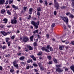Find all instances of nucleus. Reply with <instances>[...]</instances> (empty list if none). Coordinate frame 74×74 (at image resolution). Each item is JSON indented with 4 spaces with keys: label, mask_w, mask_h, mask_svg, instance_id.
<instances>
[{
    "label": "nucleus",
    "mask_w": 74,
    "mask_h": 74,
    "mask_svg": "<svg viewBox=\"0 0 74 74\" xmlns=\"http://www.w3.org/2000/svg\"><path fill=\"white\" fill-rule=\"evenodd\" d=\"M55 25V23H53L51 25V27H53Z\"/></svg>",
    "instance_id": "nucleus-32"
},
{
    "label": "nucleus",
    "mask_w": 74,
    "mask_h": 74,
    "mask_svg": "<svg viewBox=\"0 0 74 74\" xmlns=\"http://www.w3.org/2000/svg\"><path fill=\"white\" fill-rule=\"evenodd\" d=\"M5 4H8V0H7Z\"/></svg>",
    "instance_id": "nucleus-62"
},
{
    "label": "nucleus",
    "mask_w": 74,
    "mask_h": 74,
    "mask_svg": "<svg viewBox=\"0 0 74 74\" xmlns=\"http://www.w3.org/2000/svg\"><path fill=\"white\" fill-rule=\"evenodd\" d=\"M49 45H47V49H49L50 47H49Z\"/></svg>",
    "instance_id": "nucleus-50"
},
{
    "label": "nucleus",
    "mask_w": 74,
    "mask_h": 74,
    "mask_svg": "<svg viewBox=\"0 0 74 74\" xmlns=\"http://www.w3.org/2000/svg\"><path fill=\"white\" fill-rule=\"evenodd\" d=\"M27 47L29 48V50L30 51V50H33V47H32L31 46L29 45H28Z\"/></svg>",
    "instance_id": "nucleus-14"
},
{
    "label": "nucleus",
    "mask_w": 74,
    "mask_h": 74,
    "mask_svg": "<svg viewBox=\"0 0 74 74\" xmlns=\"http://www.w3.org/2000/svg\"><path fill=\"white\" fill-rule=\"evenodd\" d=\"M41 49L42 51H44V50H45V47H42V48H41Z\"/></svg>",
    "instance_id": "nucleus-36"
},
{
    "label": "nucleus",
    "mask_w": 74,
    "mask_h": 74,
    "mask_svg": "<svg viewBox=\"0 0 74 74\" xmlns=\"http://www.w3.org/2000/svg\"><path fill=\"white\" fill-rule=\"evenodd\" d=\"M29 68H30L29 66H28L26 67V69H29Z\"/></svg>",
    "instance_id": "nucleus-57"
},
{
    "label": "nucleus",
    "mask_w": 74,
    "mask_h": 74,
    "mask_svg": "<svg viewBox=\"0 0 74 74\" xmlns=\"http://www.w3.org/2000/svg\"><path fill=\"white\" fill-rule=\"evenodd\" d=\"M10 71V72H11V73H12L14 71V70H13V69H11Z\"/></svg>",
    "instance_id": "nucleus-61"
},
{
    "label": "nucleus",
    "mask_w": 74,
    "mask_h": 74,
    "mask_svg": "<svg viewBox=\"0 0 74 74\" xmlns=\"http://www.w3.org/2000/svg\"><path fill=\"white\" fill-rule=\"evenodd\" d=\"M6 41V42H8V41H9V40H10V38H5Z\"/></svg>",
    "instance_id": "nucleus-24"
},
{
    "label": "nucleus",
    "mask_w": 74,
    "mask_h": 74,
    "mask_svg": "<svg viewBox=\"0 0 74 74\" xmlns=\"http://www.w3.org/2000/svg\"><path fill=\"white\" fill-rule=\"evenodd\" d=\"M1 34H3V36H7V35H8V34H7V33L4 31H1Z\"/></svg>",
    "instance_id": "nucleus-6"
},
{
    "label": "nucleus",
    "mask_w": 74,
    "mask_h": 74,
    "mask_svg": "<svg viewBox=\"0 0 74 74\" xmlns=\"http://www.w3.org/2000/svg\"><path fill=\"white\" fill-rule=\"evenodd\" d=\"M41 11V8L38 7L37 8V11Z\"/></svg>",
    "instance_id": "nucleus-20"
},
{
    "label": "nucleus",
    "mask_w": 74,
    "mask_h": 74,
    "mask_svg": "<svg viewBox=\"0 0 74 74\" xmlns=\"http://www.w3.org/2000/svg\"><path fill=\"white\" fill-rule=\"evenodd\" d=\"M5 56V57H10V54H6Z\"/></svg>",
    "instance_id": "nucleus-18"
},
{
    "label": "nucleus",
    "mask_w": 74,
    "mask_h": 74,
    "mask_svg": "<svg viewBox=\"0 0 74 74\" xmlns=\"http://www.w3.org/2000/svg\"><path fill=\"white\" fill-rule=\"evenodd\" d=\"M13 66H14L17 69H18L19 68V66H18V64H15Z\"/></svg>",
    "instance_id": "nucleus-17"
},
{
    "label": "nucleus",
    "mask_w": 74,
    "mask_h": 74,
    "mask_svg": "<svg viewBox=\"0 0 74 74\" xmlns=\"http://www.w3.org/2000/svg\"><path fill=\"white\" fill-rule=\"evenodd\" d=\"M56 67L57 68L56 69V71L60 72L63 71V69H61L59 68V67H61V65H56Z\"/></svg>",
    "instance_id": "nucleus-2"
},
{
    "label": "nucleus",
    "mask_w": 74,
    "mask_h": 74,
    "mask_svg": "<svg viewBox=\"0 0 74 74\" xmlns=\"http://www.w3.org/2000/svg\"><path fill=\"white\" fill-rule=\"evenodd\" d=\"M0 27H1V28H3L4 29V28H5V25H1Z\"/></svg>",
    "instance_id": "nucleus-28"
},
{
    "label": "nucleus",
    "mask_w": 74,
    "mask_h": 74,
    "mask_svg": "<svg viewBox=\"0 0 74 74\" xmlns=\"http://www.w3.org/2000/svg\"><path fill=\"white\" fill-rule=\"evenodd\" d=\"M33 33L34 34H36V33H38V30H36L35 31H34L33 32Z\"/></svg>",
    "instance_id": "nucleus-15"
},
{
    "label": "nucleus",
    "mask_w": 74,
    "mask_h": 74,
    "mask_svg": "<svg viewBox=\"0 0 74 74\" xmlns=\"http://www.w3.org/2000/svg\"><path fill=\"white\" fill-rule=\"evenodd\" d=\"M6 48V46L4 45L2 47L3 49H5Z\"/></svg>",
    "instance_id": "nucleus-35"
},
{
    "label": "nucleus",
    "mask_w": 74,
    "mask_h": 74,
    "mask_svg": "<svg viewBox=\"0 0 74 74\" xmlns=\"http://www.w3.org/2000/svg\"><path fill=\"white\" fill-rule=\"evenodd\" d=\"M34 37V34H33L32 36H31L30 38V41H33V38Z\"/></svg>",
    "instance_id": "nucleus-11"
},
{
    "label": "nucleus",
    "mask_w": 74,
    "mask_h": 74,
    "mask_svg": "<svg viewBox=\"0 0 74 74\" xmlns=\"http://www.w3.org/2000/svg\"><path fill=\"white\" fill-rule=\"evenodd\" d=\"M46 37H47V38H48L49 37V34H47L46 35Z\"/></svg>",
    "instance_id": "nucleus-47"
},
{
    "label": "nucleus",
    "mask_w": 74,
    "mask_h": 74,
    "mask_svg": "<svg viewBox=\"0 0 74 74\" xmlns=\"http://www.w3.org/2000/svg\"><path fill=\"white\" fill-rule=\"evenodd\" d=\"M24 59H25V57L23 56L21 57L20 58V60H23Z\"/></svg>",
    "instance_id": "nucleus-27"
},
{
    "label": "nucleus",
    "mask_w": 74,
    "mask_h": 74,
    "mask_svg": "<svg viewBox=\"0 0 74 74\" xmlns=\"http://www.w3.org/2000/svg\"><path fill=\"white\" fill-rule=\"evenodd\" d=\"M34 46H36L37 45V43L36 42H34Z\"/></svg>",
    "instance_id": "nucleus-49"
},
{
    "label": "nucleus",
    "mask_w": 74,
    "mask_h": 74,
    "mask_svg": "<svg viewBox=\"0 0 74 74\" xmlns=\"http://www.w3.org/2000/svg\"><path fill=\"white\" fill-rule=\"evenodd\" d=\"M66 41V40L64 41L62 40V42H63V43H64V42L65 43Z\"/></svg>",
    "instance_id": "nucleus-60"
},
{
    "label": "nucleus",
    "mask_w": 74,
    "mask_h": 74,
    "mask_svg": "<svg viewBox=\"0 0 74 74\" xmlns=\"http://www.w3.org/2000/svg\"><path fill=\"white\" fill-rule=\"evenodd\" d=\"M37 15H38V16H40V12H37Z\"/></svg>",
    "instance_id": "nucleus-41"
},
{
    "label": "nucleus",
    "mask_w": 74,
    "mask_h": 74,
    "mask_svg": "<svg viewBox=\"0 0 74 74\" xmlns=\"http://www.w3.org/2000/svg\"><path fill=\"white\" fill-rule=\"evenodd\" d=\"M49 49L50 51H53V49H52V48L51 47H50Z\"/></svg>",
    "instance_id": "nucleus-40"
},
{
    "label": "nucleus",
    "mask_w": 74,
    "mask_h": 74,
    "mask_svg": "<svg viewBox=\"0 0 74 74\" xmlns=\"http://www.w3.org/2000/svg\"><path fill=\"white\" fill-rule=\"evenodd\" d=\"M9 4H11L12 3V1L10 0L9 1Z\"/></svg>",
    "instance_id": "nucleus-45"
},
{
    "label": "nucleus",
    "mask_w": 74,
    "mask_h": 74,
    "mask_svg": "<svg viewBox=\"0 0 74 74\" xmlns=\"http://www.w3.org/2000/svg\"><path fill=\"white\" fill-rule=\"evenodd\" d=\"M39 1L40 3H43L42 0H40Z\"/></svg>",
    "instance_id": "nucleus-56"
},
{
    "label": "nucleus",
    "mask_w": 74,
    "mask_h": 74,
    "mask_svg": "<svg viewBox=\"0 0 74 74\" xmlns=\"http://www.w3.org/2000/svg\"><path fill=\"white\" fill-rule=\"evenodd\" d=\"M66 6H62V7H61V9H65V8H66Z\"/></svg>",
    "instance_id": "nucleus-33"
},
{
    "label": "nucleus",
    "mask_w": 74,
    "mask_h": 74,
    "mask_svg": "<svg viewBox=\"0 0 74 74\" xmlns=\"http://www.w3.org/2000/svg\"><path fill=\"white\" fill-rule=\"evenodd\" d=\"M11 38L12 39H14L15 38V36H12L11 37Z\"/></svg>",
    "instance_id": "nucleus-46"
},
{
    "label": "nucleus",
    "mask_w": 74,
    "mask_h": 74,
    "mask_svg": "<svg viewBox=\"0 0 74 74\" xmlns=\"http://www.w3.org/2000/svg\"><path fill=\"white\" fill-rule=\"evenodd\" d=\"M54 15H56V11H55L54 12Z\"/></svg>",
    "instance_id": "nucleus-48"
},
{
    "label": "nucleus",
    "mask_w": 74,
    "mask_h": 74,
    "mask_svg": "<svg viewBox=\"0 0 74 74\" xmlns=\"http://www.w3.org/2000/svg\"><path fill=\"white\" fill-rule=\"evenodd\" d=\"M63 26L64 29H66V26L65 25H63Z\"/></svg>",
    "instance_id": "nucleus-51"
},
{
    "label": "nucleus",
    "mask_w": 74,
    "mask_h": 74,
    "mask_svg": "<svg viewBox=\"0 0 74 74\" xmlns=\"http://www.w3.org/2000/svg\"><path fill=\"white\" fill-rule=\"evenodd\" d=\"M41 54H42V52H41L40 51L39 52V53H38L37 55H41Z\"/></svg>",
    "instance_id": "nucleus-39"
},
{
    "label": "nucleus",
    "mask_w": 74,
    "mask_h": 74,
    "mask_svg": "<svg viewBox=\"0 0 74 74\" xmlns=\"http://www.w3.org/2000/svg\"><path fill=\"white\" fill-rule=\"evenodd\" d=\"M40 67V68L41 70L42 71V70H44V68L42 66H41Z\"/></svg>",
    "instance_id": "nucleus-23"
},
{
    "label": "nucleus",
    "mask_w": 74,
    "mask_h": 74,
    "mask_svg": "<svg viewBox=\"0 0 74 74\" xmlns=\"http://www.w3.org/2000/svg\"><path fill=\"white\" fill-rule=\"evenodd\" d=\"M30 57L33 59V60H36V58L35 57H34V56L33 55H31L30 56Z\"/></svg>",
    "instance_id": "nucleus-9"
},
{
    "label": "nucleus",
    "mask_w": 74,
    "mask_h": 74,
    "mask_svg": "<svg viewBox=\"0 0 74 74\" xmlns=\"http://www.w3.org/2000/svg\"><path fill=\"white\" fill-rule=\"evenodd\" d=\"M34 70L35 72H37V71H38L37 69H34Z\"/></svg>",
    "instance_id": "nucleus-53"
},
{
    "label": "nucleus",
    "mask_w": 74,
    "mask_h": 74,
    "mask_svg": "<svg viewBox=\"0 0 74 74\" xmlns=\"http://www.w3.org/2000/svg\"><path fill=\"white\" fill-rule=\"evenodd\" d=\"M30 18H31V16L30 15H29L28 17V19H29Z\"/></svg>",
    "instance_id": "nucleus-63"
},
{
    "label": "nucleus",
    "mask_w": 74,
    "mask_h": 74,
    "mask_svg": "<svg viewBox=\"0 0 74 74\" xmlns=\"http://www.w3.org/2000/svg\"><path fill=\"white\" fill-rule=\"evenodd\" d=\"M33 12V9L32 8H30L29 10L28 13L30 15L32 14V12Z\"/></svg>",
    "instance_id": "nucleus-7"
},
{
    "label": "nucleus",
    "mask_w": 74,
    "mask_h": 74,
    "mask_svg": "<svg viewBox=\"0 0 74 74\" xmlns=\"http://www.w3.org/2000/svg\"><path fill=\"white\" fill-rule=\"evenodd\" d=\"M53 60L54 63H58L57 60H56V59H55V58H53Z\"/></svg>",
    "instance_id": "nucleus-21"
},
{
    "label": "nucleus",
    "mask_w": 74,
    "mask_h": 74,
    "mask_svg": "<svg viewBox=\"0 0 74 74\" xmlns=\"http://www.w3.org/2000/svg\"><path fill=\"white\" fill-rule=\"evenodd\" d=\"M39 23L40 22L39 21H38L36 23V22L35 21H32L31 22V24L34 25V26H35L36 29H38V26L39 25Z\"/></svg>",
    "instance_id": "nucleus-1"
},
{
    "label": "nucleus",
    "mask_w": 74,
    "mask_h": 74,
    "mask_svg": "<svg viewBox=\"0 0 74 74\" xmlns=\"http://www.w3.org/2000/svg\"><path fill=\"white\" fill-rule=\"evenodd\" d=\"M70 16L71 17V18H74V16L73 15H71Z\"/></svg>",
    "instance_id": "nucleus-64"
},
{
    "label": "nucleus",
    "mask_w": 74,
    "mask_h": 74,
    "mask_svg": "<svg viewBox=\"0 0 74 74\" xmlns=\"http://www.w3.org/2000/svg\"><path fill=\"white\" fill-rule=\"evenodd\" d=\"M33 66H34V67H37V66H38L37 65V64H36V63H34V64H33Z\"/></svg>",
    "instance_id": "nucleus-26"
},
{
    "label": "nucleus",
    "mask_w": 74,
    "mask_h": 74,
    "mask_svg": "<svg viewBox=\"0 0 74 74\" xmlns=\"http://www.w3.org/2000/svg\"><path fill=\"white\" fill-rule=\"evenodd\" d=\"M3 69V67H2V66H0V70H2Z\"/></svg>",
    "instance_id": "nucleus-59"
},
{
    "label": "nucleus",
    "mask_w": 74,
    "mask_h": 74,
    "mask_svg": "<svg viewBox=\"0 0 74 74\" xmlns=\"http://www.w3.org/2000/svg\"><path fill=\"white\" fill-rule=\"evenodd\" d=\"M48 63L49 64H51L52 63V62L51 61H50Z\"/></svg>",
    "instance_id": "nucleus-37"
},
{
    "label": "nucleus",
    "mask_w": 74,
    "mask_h": 74,
    "mask_svg": "<svg viewBox=\"0 0 74 74\" xmlns=\"http://www.w3.org/2000/svg\"><path fill=\"white\" fill-rule=\"evenodd\" d=\"M16 61H14L13 62V65H14V64H16Z\"/></svg>",
    "instance_id": "nucleus-54"
},
{
    "label": "nucleus",
    "mask_w": 74,
    "mask_h": 74,
    "mask_svg": "<svg viewBox=\"0 0 74 74\" xmlns=\"http://www.w3.org/2000/svg\"><path fill=\"white\" fill-rule=\"evenodd\" d=\"M5 2V0H0V4H3Z\"/></svg>",
    "instance_id": "nucleus-13"
},
{
    "label": "nucleus",
    "mask_w": 74,
    "mask_h": 74,
    "mask_svg": "<svg viewBox=\"0 0 74 74\" xmlns=\"http://www.w3.org/2000/svg\"><path fill=\"white\" fill-rule=\"evenodd\" d=\"M28 40H29V39H28L27 37H23L22 39L23 41V42H27Z\"/></svg>",
    "instance_id": "nucleus-5"
},
{
    "label": "nucleus",
    "mask_w": 74,
    "mask_h": 74,
    "mask_svg": "<svg viewBox=\"0 0 74 74\" xmlns=\"http://www.w3.org/2000/svg\"><path fill=\"white\" fill-rule=\"evenodd\" d=\"M27 63H32V59H30L29 60H28L27 61Z\"/></svg>",
    "instance_id": "nucleus-16"
},
{
    "label": "nucleus",
    "mask_w": 74,
    "mask_h": 74,
    "mask_svg": "<svg viewBox=\"0 0 74 74\" xmlns=\"http://www.w3.org/2000/svg\"><path fill=\"white\" fill-rule=\"evenodd\" d=\"M69 41L66 40V41L65 42V44H66L67 45V44H69Z\"/></svg>",
    "instance_id": "nucleus-31"
},
{
    "label": "nucleus",
    "mask_w": 74,
    "mask_h": 74,
    "mask_svg": "<svg viewBox=\"0 0 74 74\" xmlns=\"http://www.w3.org/2000/svg\"><path fill=\"white\" fill-rule=\"evenodd\" d=\"M47 58L49 59V60H51V56H47Z\"/></svg>",
    "instance_id": "nucleus-25"
},
{
    "label": "nucleus",
    "mask_w": 74,
    "mask_h": 74,
    "mask_svg": "<svg viewBox=\"0 0 74 74\" xmlns=\"http://www.w3.org/2000/svg\"><path fill=\"white\" fill-rule=\"evenodd\" d=\"M7 12L8 15H11V13L10 12V10H8Z\"/></svg>",
    "instance_id": "nucleus-29"
},
{
    "label": "nucleus",
    "mask_w": 74,
    "mask_h": 74,
    "mask_svg": "<svg viewBox=\"0 0 74 74\" xmlns=\"http://www.w3.org/2000/svg\"><path fill=\"white\" fill-rule=\"evenodd\" d=\"M64 48V46L61 45L59 47V49L60 50H62L63 49H63Z\"/></svg>",
    "instance_id": "nucleus-10"
},
{
    "label": "nucleus",
    "mask_w": 74,
    "mask_h": 74,
    "mask_svg": "<svg viewBox=\"0 0 74 74\" xmlns=\"http://www.w3.org/2000/svg\"><path fill=\"white\" fill-rule=\"evenodd\" d=\"M21 63L22 65H24V66H25V63L23 62H21Z\"/></svg>",
    "instance_id": "nucleus-44"
},
{
    "label": "nucleus",
    "mask_w": 74,
    "mask_h": 74,
    "mask_svg": "<svg viewBox=\"0 0 74 74\" xmlns=\"http://www.w3.org/2000/svg\"><path fill=\"white\" fill-rule=\"evenodd\" d=\"M7 19L6 18H4L3 20V23H6L7 22Z\"/></svg>",
    "instance_id": "nucleus-12"
},
{
    "label": "nucleus",
    "mask_w": 74,
    "mask_h": 74,
    "mask_svg": "<svg viewBox=\"0 0 74 74\" xmlns=\"http://www.w3.org/2000/svg\"><path fill=\"white\" fill-rule=\"evenodd\" d=\"M66 15L68 16L70 14V12H67L66 13Z\"/></svg>",
    "instance_id": "nucleus-42"
},
{
    "label": "nucleus",
    "mask_w": 74,
    "mask_h": 74,
    "mask_svg": "<svg viewBox=\"0 0 74 74\" xmlns=\"http://www.w3.org/2000/svg\"><path fill=\"white\" fill-rule=\"evenodd\" d=\"M54 5L55 6L56 10H58L59 8V5L58 3V2L56 0H54Z\"/></svg>",
    "instance_id": "nucleus-4"
},
{
    "label": "nucleus",
    "mask_w": 74,
    "mask_h": 74,
    "mask_svg": "<svg viewBox=\"0 0 74 74\" xmlns=\"http://www.w3.org/2000/svg\"><path fill=\"white\" fill-rule=\"evenodd\" d=\"M7 44L8 46H10V45H11V42H7Z\"/></svg>",
    "instance_id": "nucleus-34"
},
{
    "label": "nucleus",
    "mask_w": 74,
    "mask_h": 74,
    "mask_svg": "<svg viewBox=\"0 0 74 74\" xmlns=\"http://www.w3.org/2000/svg\"><path fill=\"white\" fill-rule=\"evenodd\" d=\"M29 68H30V69H33V66H32V65H30L29 66Z\"/></svg>",
    "instance_id": "nucleus-55"
},
{
    "label": "nucleus",
    "mask_w": 74,
    "mask_h": 74,
    "mask_svg": "<svg viewBox=\"0 0 74 74\" xmlns=\"http://www.w3.org/2000/svg\"><path fill=\"white\" fill-rule=\"evenodd\" d=\"M45 51L46 52H49V49H45Z\"/></svg>",
    "instance_id": "nucleus-30"
},
{
    "label": "nucleus",
    "mask_w": 74,
    "mask_h": 74,
    "mask_svg": "<svg viewBox=\"0 0 74 74\" xmlns=\"http://www.w3.org/2000/svg\"><path fill=\"white\" fill-rule=\"evenodd\" d=\"M65 71H68L69 70V68H66L65 69Z\"/></svg>",
    "instance_id": "nucleus-58"
},
{
    "label": "nucleus",
    "mask_w": 74,
    "mask_h": 74,
    "mask_svg": "<svg viewBox=\"0 0 74 74\" xmlns=\"http://www.w3.org/2000/svg\"><path fill=\"white\" fill-rule=\"evenodd\" d=\"M71 44L73 45H74V41H72L71 42Z\"/></svg>",
    "instance_id": "nucleus-43"
},
{
    "label": "nucleus",
    "mask_w": 74,
    "mask_h": 74,
    "mask_svg": "<svg viewBox=\"0 0 74 74\" xmlns=\"http://www.w3.org/2000/svg\"><path fill=\"white\" fill-rule=\"evenodd\" d=\"M45 5H48V2H47V1H45Z\"/></svg>",
    "instance_id": "nucleus-38"
},
{
    "label": "nucleus",
    "mask_w": 74,
    "mask_h": 74,
    "mask_svg": "<svg viewBox=\"0 0 74 74\" xmlns=\"http://www.w3.org/2000/svg\"><path fill=\"white\" fill-rule=\"evenodd\" d=\"M24 9L22 10V11L23 12H25L26 10V9L27 8V7H24L23 8Z\"/></svg>",
    "instance_id": "nucleus-19"
},
{
    "label": "nucleus",
    "mask_w": 74,
    "mask_h": 74,
    "mask_svg": "<svg viewBox=\"0 0 74 74\" xmlns=\"http://www.w3.org/2000/svg\"><path fill=\"white\" fill-rule=\"evenodd\" d=\"M5 10L4 9H2L1 10V12L2 13V14H4V12H5Z\"/></svg>",
    "instance_id": "nucleus-22"
},
{
    "label": "nucleus",
    "mask_w": 74,
    "mask_h": 74,
    "mask_svg": "<svg viewBox=\"0 0 74 74\" xmlns=\"http://www.w3.org/2000/svg\"><path fill=\"white\" fill-rule=\"evenodd\" d=\"M17 22V21L16 20L13 19L11 21V23L13 24H15Z\"/></svg>",
    "instance_id": "nucleus-8"
},
{
    "label": "nucleus",
    "mask_w": 74,
    "mask_h": 74,
    "mask_svg": "<svg viewBox=\"0 0 74 74\" xmlns=\"http://www.w3.org/2000/svg\"><path fill=\"white\" fill-rule=\"evenodd\" d=\"M39 65V66L40 67L41 66H42V65H41V64L40 63H38Z\"/></svg>",
    "instance_id": "nucleus-52"
},
{
    "label": "nucleus",
    "mask_w": 74,
    "mask_h": 74,
    "mask_svg": "<svg viewBox=\"0 0 74 74\" xmlns=\"http://www.w3.org/2000/svg\"><path fill=\"white\" fill-rule=\"evenodd\" d=\"M60 17L63 21L64 22H68L69 21V19H68V18H67L66 16V17H64V16L63 15H61Z\"/></svg>",
    "instance_id": "nucleus-3"
}]
</instances>
